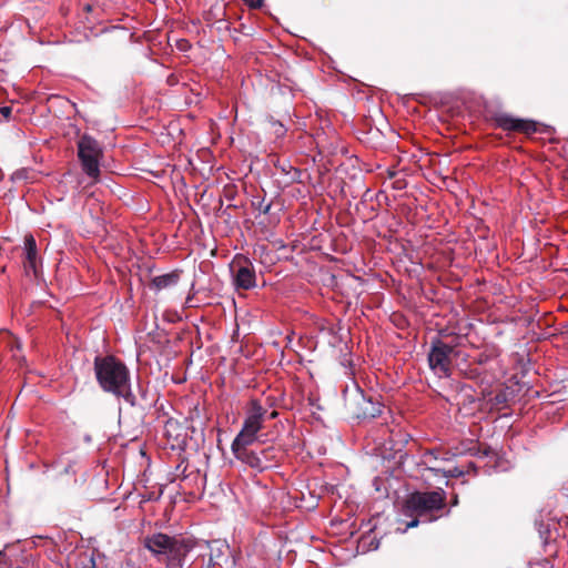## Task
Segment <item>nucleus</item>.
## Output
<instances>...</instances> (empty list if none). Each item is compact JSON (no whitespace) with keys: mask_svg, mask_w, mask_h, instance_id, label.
Returning <instances> with one entry per match:
<instances>
[{"mask_svg":"<svg viewBox=\"0 0 568 568\" xmlns=\"http://www.w3.org/2000/svg\"><path fill=\"white\" fill-rule=\"evenodd\" d=\"M266 409L262 403L252 398L245 408L242 429L234 438L231 449L235 458L253 469L263 471L277 463V450L274 447L253 450L250 448L257 440V434L263 428Z\"/></svg>","mask_w":568,"mask_h":568,"instance_id":"f257e3e1","label":"nucleus"},{"mask_svg":"<svg viewBox=\"0 0 568 568\" xmlns=\"http://www.w3.org/2000/svg\"><path fill=\"white\" fill-rule=\"evenodd\" d=\"M446 507V493L439 488L434 491H416L410 494L403 504L402 515L410 518L405 527L396 530L404 534L409 528L418 526L420 521L432 523L443 516Z\"/></svg>","mask_w":568,"mask_h":568,"instance_id":"f03ea898","label":"nucleus"},{"mask_svg":"<svg viewBox=\"0 0 568 568\" xmlns=\"http://www.w3.org/2000/svg\"><path fill=\"white\" fill-rule=\"evenodd\" d=\"M94 373L98 384L104 392L122 397L132 406L135 404V396L131 390L130 372L121 361L114 356H97Z\"/></svg>","mask_w":568,"mask_h":568,"instance_id":"7ed1b4c3","label":"nucleus"},{"mask_svg":"<svg viewBox=\"0 0 568 568\" xmlns=\"http://www.w3.org/2000/svg\"><path fill=\"white\" fill-rule=\"evenodd\" d=\"M143 544L160 560L166 561L168 566L173 568H181L187 554L196 546V541L192 537L182 534L170 536L163 532L146 536Z\"/></svg>","mask_w":568,"mask_h":568,"instance_id":"20e7f679","label":"nucleus"},{"mask_svg":"<svg viewBox=\"0 0 568 568\" xmlns=\"http://www.w3.org/2000/svg\"><path fill=\"white\" fill-rule=\"evenodd\" d=\"M78 158L82 171L93 182H97L100 176V160L102 158V149L99 142L90 135H82L78 141Z\"/></svg>","mask_w":568,"mask_h":568,"instance_id":"39448f33","label":"nucleus"},{"mask_svg":"<svg viewBox=\"0 0 568 568\" xmlns=\"http://www.w3.org/2000/svg\"><path fill=\"white\" fill-rule=\"evenodd\" d=\"M454 347L444 343L442 339L436 338L432 342V347L428 353V364L430 369L438 377H449L452 374L450 355Z\"/></svg>","mask_w":568,"mask_h":568,"instance_id":"423d86ee","label":"nucleus"},{"mask_svg":"<svg viewBox=\"0 0 568 568\" xmlns=\"http://www.w3.org/2000/svg\"><path fill=\"white\" fill-rule=\"evenodd\" d=\"M233 264L237 266V268L233 271V285L237 291L254 288L256 286V273L251 261L243 255H236Z\"/></svg>","mask_w":568,"mask_h":568,"instance_id":"0eeeda50","label":"nucleus"},{"mask_svg":"<svg viewBox=\"0 0 568 568\" xmlns=\"http://www.w3.org/2000/svg\"><path fill=\"white\" fill-rule=\"evenodd\" d=\"M200 556L203 559L207 557V568H223L234 564L230 547L220 541L207 544Z\"/></svg>","mask_w":568,"mask_h":568,"instance_id":"6e6552de","label":"nucleus"},{"mask_svg":"<svg viewBox=\"0 0 568 568\" xmlns=\"http://www.w3.org/2000/svg\"><path fill=\"white\" fill-rule=\"evenodd\" d=\"M353 414L357 419H373L381 415L383 405L372 397H366L362 390H358L354 403Z\"/></svg>","mask_w":568,"mask_h":568,"instance_id":"1a4fd4ad","label":"nucleus"},{"mask_svg":"<svg viewBox=\"0 0 568 568\" xmlns=\"http://www.w3.org/2000/svg\"><path fill=\"white\" fill-rule=\"evenodd\" d=\"M496 124L503 130L531 134L536 132V122L513 118L508 114H499L495 119Z\"/></svg>","mask_w":568,"mask_h":568,"instance_id":"9d476101","label":"nucleus"},{"mask_svg":"<svg viewBox=\"0 0 568 568\" xmlns=\"http://www.w3.org/2000/svg\"><path fill=\"white\" fill-rule=\"evenodd\" d=\"M439 459V450L430 449L426 450L422 455V463L427 467V470L434 473L435 475L442 474L443 477H458L462 476L464 473L459 470L458 468L444 470L440 467L436 465V462Z\"/></svg>","mask_w":568,"mask_h":568,"instance_id":"9b49d317","label":"nucleus"},{"mask_svg":"<svg viewBox=\"0 0 568 568\" xmlns=\"http://www.w3.org/2000/svg\"><path fill=\"white\" fill-rule=\"evenodd\" d=\"M24 268L27 272H33L37 276V243L33 235L28 234L24 236Z\"/></svg>","mask_w":568,"mask_h":568,"instance_id":"f8f14e48","label":"nucleus"},{"mask_svg":"<svg viewBox=\"0 0 568 568\" xmlns=\"http://www.w3.org/2000/svg\"><path fill=\"white\" fill-rule=\"evenodd\" d=\"M164 433L168 436V438L173 439V447L180 446L182 443H184L185 434L178 420L169 419L164 425Z\"/></svg>","mask_w":568,"mask_h":568,"instance_id":"ddd939ff","label":"nucleus"},{"mask_svg":"<svg viewBox=\"0 0 568 568\" xmlns=\"http://www.w3.org/2000/svg\"><path fill=\"white\" fill-rule=\"evenodd\" d=\"M179 281V274L178 273H168L163 275L155 276L152 280V286L155 287V290H164L171 286H174L178 284Z\"/></svg>","mask_w":568,"mask_h":568,"instance_id":"4468645a","label":"nucleus"},{"mask_svg":"<svg viewBox=\"0 0 568 568\" xmlns=\"http://www.w3.org/2000/svg\"><path fill=\"white\" fill-rule=\"evenodd\" d=\"M494 403L496 405L506 404L508 402V394L506 389L498 392L494 397Z\"/></svg>","mask_w":568,"mask_h":568,"instance_id":"2eb2a0df","label":"nucleus"},{"mask_svg":"<svg viewBox=\"0 0 568 568\" xmlns=\"http://www.w3.org/2000/svg\"><path fill=\"white\" fill-rule=\"evenodd\" d=\"M12 112V109L10 106H0V114L6 118V119H9L10 114Z\"/></svg>","mask_w":568,"mask_h":568,"instance_id":"dca6fc26","label":"nucleus"},{"mask_svg":"<svg viewBox=\"0 0 568 568\" xmlns=\"http://www.w3.org/2000/svg\"><path fill=\"white\" fill-rule=\"evenodd\" d=\"M271 206L272 204L271 203H267L265 205H263V203H261L260 205V211L263 213V214H267L271 210Z\"/></svg>","mask_w":568,"mask_h":568,"instance_id":"f3484780","label":"nucleus"},{"mask_svg":"<svg viewBox=\"0 0 568 568\" xmlns=\"http://www.w3.org/2000/svg\"><path fill=\"white\" fill-rule=\"evenodd\" d=\"M264 408L266 409L265 420H266L267 418H270V419H274V418H276V417H277L278 413H277L276 410H273V412H271V413L268 414L267 408H266V407H264Z\"/></svg>","mask_w":568,"mask_h":568,"instance_id":"a211bd4d","label":"nucleus"},{"mask_svg":"<svg viewBox=\"0 0 568 568\" xmlns=\"http://www.w3.org/2000/svg\"><path fill=\"white\" fill-rule=\"evenodd\" d=\"M189 45L187 41L183 40L180 44V49L184 50Z\"/></svg>","mask_w":568,"mask_h":568,"instance_id":"6ab92c4d","label":"nucleus"},{"mask_svg":"<svg viewBox=\"0 0 568 568\" xmlns=\"http://www.w3.org/2000/svg\"><path fill=\"white\" fill-rule=\"evenodd\" d=\"M23 174H24V171H21V172H20V171H18V172H16V173H14V176H16L17 179H20V178H22V175H23Z\"/></svg>","mask_w":568,"mask_h":568,"instance_id":"aec40b11","label":"nucleus"},{"mask_svg":"<svg viewBox=\"0 0 568 568\" xmlns=\"http://www.w3.org/2000/svg\"><path fill=\"white\" fill-rule=\"evenodd\" d=\"M262 2H263V0H257V1H255L254 7H260V6H262Z\"/></svg>","mask_w":568,"mask_h":568,"instance_id":"412c9836","label":"nucleus"}]
</instances>
